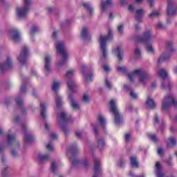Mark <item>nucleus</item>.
I'll return each mask as SVG.
<instances>
[{"label": "nucleus", "mask_w": 177, "mask_h": 177, "mask_svg": "<svg viewBox=\"0 0 177 177\" xmlns=\"http://www.w3.org/2000/svg\"><path fill=\"white\" fill-rule=\"evenodd\" d=\"M113 39V30H109L108 35H100L98 42L100 44V63H103L109 57V51L107 50V41Z\"/></svg>", "instance_id": "obj_1"}, {"label": "nucleus", "mask_w": 177, "mask_h": 177, "mask_svg": "<svg viewBox=\"0 0 177 177\" xmlns=\"http://www.w3.org/2000/svg\"><path fill=\"white\" fill-rule=\"evenodd\" d=\"M77 152L78 147H77V145H72L68 150L67 156L70 158L73 167H80V165H83L84 168H88V167H89L88 160H82L77 158L75 153Z\"/></svg>", "instance_id": "obj_2"}, {"label": "nucleus", "mask_w": 177, "mask_h": 177, "mask_svg": "<svg viewBox=\"0 0 177 177\" xmlns=\"http://www.w3.org/2000/svg\"><path fill=\"white\" fill-rule=\"evenodd\" d=\"M57 54L62 56V59L56 63L57 68L64 66L67 64V60L68 59V53L66 50V46L64 42L59 41L55 43Z\"/></svg>", "instance_id": "obj_3"}, {"label": "nucleus", "mask_w": 177, "mask_h": 177, "mask_svg": "<svg viewBox=\"0 0 177 177\" xmlns=\"http://www.w3.org/2000/svg\"><path fill=\"white\" fill-rule=\"evenodd\" d=\"M135 75H138L139 77L140 82L143 84V85L150 80V74L143 69H136L133 73L129 74V80L131 82H133Z\"/></svg>", "instance_id": "obj_4"}, {"label": "nucleus", "mask_w": 177, "mask_h": 177, "mask_svg": "<svg viewBox=\"0 0 177 177\" xmlns=\"http://www.w3.org/2000/svg\"><path fill=\"white\" fill-rule=\"evenodd\" d=\"M172 105L177 109V100L175 99V95L170 93L166 95L162 100V110H168Z\"/></svg>", "instance_id": "obj_5"}, {"label": "nucleus", "mask_w": 177, "mask_h": 177, "mask_svg": "<svg viewBox=\"0 0 177 177\" xmlns=\"http://www.w3.org/2000/svg\"><path fill=\"white\" fill-rule=\"evenodd\" d=\"M110 111L112 113L115 118V124L116 125H120L122 122V119L121 118V114L118 111V108L117 107V100L112 99L110 102Z\"/></svg>", "instance_id": "obj_6"}, {"label": "nucleus", "mask_w": 177, "mask_h": 177, "mask_svg": "<svg viewBox=\"0 0 177 177\" xmlns=\"http://www.w3.org/2000/svg\"><path fill=\"white\" fill-rule=\"evenodd\" d=\"M31 6V0H24V6L17 8V16L19 19H26L28 12H30V8Z\"/></svg>", "instance_id": "obj_7"}, {"label": "nucleus", "mask_w": 177, "mask_h": 177, "mask_svg": "<svg viewBox=\"0 0 177 177\" xmlns=\"http://www.w3.org/2000/svg\"><path fill=\"white\" fill-rule=\"evenodd\" d=\"M74 74H75V71L74 70H69L66 72V78L68 79V89L72 93L77 92L76 86H75V81L73 80L72 77H74Z\"/></svg>", "instance_id": "obj_8"}, {"label": "nucleus", "mask_w": 177, "mask_h": 177, "mask_svg": "<svg viewBox=\"0 0 177 177\" xmlns=\"http://www.w3.org/2000/svg\"><path fill=\"white\" fill-rule=\"evenodd\" d=\"M50 64H52V57L50 56V55L47 54L44 55V71L46 76L52 73V68L50 67Z\"/></svg>", "instance_id": "obj_9"}, {"label": "nucleus", "mask_w": 177, "mask_h": 177, "mask_svg": "<svg viewBox=\"0 0 177 177\" xmlns=\"http://www.w3.org/2000/svg\"><path fill=\"white\" fill-rule=\"evenodd\" d=\"M28 55V47L24 46L21 48V53L17 57L18 62L21 64H27V56Z\"/></svg>", "instance_id": "obj_10"}, {"label": "nucleus", "mask_w": 177, "mask_h": 177, "mask_svg": "<svg viewBox=\"0 0 177 177\" xmlns=\"http://www.w3.org/2000/svg\"><path fill=\"white\" fill-rule=\"evenodd\" d=\"M155 37L151 33V30H147L143 33L142 37L138 39V41L140 42H143L144 44H149L150 42H153V39H154Z\"/></svg>", "instance_id": "obj_11"}, {"label": "nucleus", "mask_w": 177, "mask_h": 177, "mask_svg": "<svg viewBox=\"0 0 177 177\" xmlns=\"http://www.w3.org/2000/svg\"><path fill=\"white\" fill-rule=\"evenodd\" d=\"M94 174L93 177H99L102 175V166L100 165V161L97 158L94 159Z\"/></svg>", "instance_id": "obj_12"}, {"label": "nucleus", "mask_w": 177, "mask_h": 177, "mask_svg": "<svg viewBox=\"0 0 177 177\" xmlns=\"http://www.w3.org/2000/svg\"><path fill=\"white\" fill-rule=\"evenodd\" d=\"M12 67H13V61L10 57H8L4 63L0 64V69L3 73L6 71L8 68H12Z\"/></svg>", "instance_id": "obj_13"}, {"label": "nucleus", "mask_w": 177, "mask_h": 177, "mask_svg": "<svg viewBox=\"0 0 177 177\" xmlns=\"http://www.w3.org/2000/svg\"><path fill=\"white\" fill-rule=\"evenodd\" d=\"M22 129L24 131V140L25 143H31L32 142L34 137L32 136V134L28 131H27V126L22 124Z\"/></svg>", "instance_id": "obj_14"}, {"label": "nucleus", "mask_w": 177, "mask_h": 177, "mask_svg": "<svg viewBox=\"0 0 177 177\" xmlns=\"http://www.w3.org/2000/svg\"><path fill=\"white\" fill-rule=\"evenodd\" d=\"M74 93L71 91V93L68 95V100L71 103V106L72 109L74 110H80V102L74 99V95H73Z\"/></svg>", "instance_id": "obj_15"}, {"label": "nucleus", "mask_w": 177, "mask_h": 177, "mask_svg": "<svg viewBox=\"0 0 177 177\" xmlns=\"http://www.w3.org/2000/svg\"><path fill=\"white\" fill-rule=\"evenodd\" d=\"M10 38L14 41V42H19L20 41V33L16 29H11L9 32Z\"/></svg>", "instance_id": "obj_16"}, {"label": "nucleus", "mask_w": 177, "mask_h": 177, "mask_svg": "<svg viewBox=\"0 0 177 177\" xmlns=\"http://www.w3.org/2000/svg\"><path fill=\"white\" fill-rule=\"evenodd\" d=\"M81 72L84 76V78L86 80V81L92 80V78L93 77V73H91L90 75H88V68L86 67V65L82 66Z\"/></svg>", "instance_id": "obj_17"}, {"label": "nucleus", "mask_w": 177, "mask_h": 177, "mask_svg": "<svg viewBox=\"0 0 177 177\" xmlns=\"http://www.w3.org/2000/svg\"><path fill=\"white\" fill-rule=\"evenodd\" d=\"M167 12L168 16H174V15H176V9L174 8L172 0H168Z\"/></svg>", "instance_id": "obj_18"}, {"label": "nucleus", "mask_w": 177, "mask_h": 177, "mask_svg": "<svg viewBox=\"0 0 177 177\" xmlns=\"http://www.w3.org/2000/svg\"><path fill=\"white\" fill-rule=\"evenodd\" d=\"M155 174L157 177H165V172L162 171V167L160 162H157L155 168Z\"/></svg>", "instance_id": "obj_19"}, {"label": "nucleus", "mask_w": 177, "mask_h": 177, "mask_svg": "<svg viewBox=\"0 0 177 177\" xmlns=\"http://www.w3.org/2000/svg\"><path fill=\"white\" fill-rule=\"evenodd\" d=\"M111 6H113V1L111 0L102 1L101 3V12H106Z\"/></svg>", "instance_id": "obj_20"}, {"label": "nucleus", "mask_w": 177, "mask_h": 177, "mask_svg": "<svg viewBox=\"0 0 177 177\" xmlns=\"http://www.w3.org/2000/svg\"><path fill=\"white\" fill-rule=\"evenodd\" d=\"M136 21H138V23H142V17L145 16V13H146V12L145 11V10H143V8H140L136 10Z\"/></svg>", "instance_id": "obj_21"}, {"label": "nucleus", "mask_w": 177, "mask_h": 177, "mask_svg": "<svg viewBox=\"0 0 177 177\" xmlns=\"http://www.w3.org/2000/svg\"><path fill=\"white\" fill-rule=\"evenodd\" d=\"M59 122H68V118H67V113L63 110L60 111V113L57 115Z\"/></svg>", "instance_id": "obj_22"}, {"label": "nucleus", "mask_w": 177, "mask_h": 177, "mask_svg": "<svg viewBox=\"0 0 177 177\" xmlns=\"http://www.w3.org/2000/svg\"><path fill=\"white\" fill-rule=\"evenodd\" d=\"M15 101L18 107H20L23 114L26 115L27 114V111H26V109L24 107V102H23V100H21V98L17 97L15 99Z\"/></svg>", "instance_id": "obj_23"}, {"label": "nucleus", "mask_w": 177, "mask_h": 177, "mask_svg": "<svg viewBox=\"0 0 177 177\" xmlns=\"http://www.w3.org/2000/svg\"><path fill=\"white\" fill-rule=\"evenodd\" d=\"M55 100L57 106V109H62L63 106V100H62V97L59 95V94H55Z\"/></svg>", "instance_id": "obj_24"}, {"label": "nucleus", "mask_w": 177, "mask_h": 177, "mask_svg": "<svg viewBox=\"0 0 177 177\" xmlns=\"http://www.w3.org/2000/svg\"><path fill=\"white\" fill-rule=\"evenodd\" d=\"M113 53L117 56L118 58L119 62H121L122 60V49L121 47H117L113 50Z\"/></svg>", "instance_id": "obj_25"}, {"label": "nucleus", "mask_w": 177, "mask_h": 177, "mask_svg": "<svg viewBox=\"0 0 177 177\" xmlns=\"http://www.w3.org/2000/svg\"><path fill=\"white\" fill-rule=\"evenodd\" d=\"M49 154H44L39 153L37 155V160H39L41 162H44L45 161H49Z\"/></svg>", "instance_id": "obj_26"}, {"label": "nucleus", "mask_w": 177, "mask_h": 177, "mask_svg": "<svg viewBox=\"0 0 177 177\" xmlns=\"http://www.w3.org/2000/svg\"><path fill=\"white\" fill-rule=\"evenodd\" d=\"M41 107V116L43 120H46V104L41 102L40 104Z\"/></svg>", "instance_id": "obj_27"}, {"label": "nucleus", "mask_w": 177, "mask_h": 177, "mask_svg": "<svg viewBox=\"0 0 177 177\" xmlns=\"http://www.w3.org/2000/svg\"><path fill=\"white\" fill-rule=\"evenodd\" d=\"M14 142H16V136L10 134V131H8L7 134V143L8 145H12Z\"/></svg>", "instance_id": "obj_28"}, {"label": "nucleus", "mask_w": 177, "mask_h": 177, "mask_svg": "<svg viewBox=\"0 0 177 177\" xmlns=\"http://www.w3.org/2000/svg\"><path fill=\"white\" fill-rule=\"evenodd\" d=\"M166 144L167 147H174L176 145V139L171 137L166 140Z\"/></svg>", "instance_id": "obj_29"}, {"label": "nucleus", "mask_w": 177, "mask_h": 177, "mask_svg": "<svg viewBox=\"0 0 177 177\" xmlns=\"http://www.w3.org/2000/svg\"><path fill=\"white\" fill-rule=\"evenodd\" d=\"M145 48L148 53H151V55H154L155 50L154 48L153 47V45H151V42L145 43Z\"/></svg>", "instance_id": "obj_30"}, {"label": "nucleus", "mask_w": 177, "mask_h": 177, "mask_svg": "<svg viewBox=\"0 0 177 177\" xmlns=\"http://www.w3.org/2000/svg\"><path fill=\"white\" fill-rule=\"evenodd\" d=\"M97 121L100 122V124L101 125L102 128L104 129V127H106V120L104 119V117L102 114H99L97 116Z\"/></svg>", "instance_id": "obj_31"}, {"label": "nucleus", "mask_w": 177, "mask_h": 177, "mask_svg": "<svg viewBox=\"0 0 177 177\" xmlns=\"http://www.w3.org/2000/svg\"><path fill=\"white\" fill-rule=\"evenodd\" d=\"M131 161V165L133 168H139V162H138V159L136 158V156H131L130 158Z\"/></svg>", "instance_id": "obj_32"}, {"label": "nucleus", "mask_w": 177, "mask_h": 177, "mask_svg": "<svg viewBox=\"0 0 177 177\" xmlns=\"http://www.w3.org/2000/svg\"><path fill=\"white\" fill-rule=\"evenodd\" d=\"M158 74L160 78L165 80L168 77V73L165 71V69L160 68L158 71Z\"/></svg>", "instance_id": "obj_33"}, {"label": "nucleus", "mask_w": 177, "mask_h": 177, "mask_svg": "<svg viewBox=\"0 0 177 177\" xmlns=\"http://www.w3.org/2000/svg\"><path fill=\"white\" fill-rule=\"evenodd\" d=\"M60 88V82L59 81H54L52 85V90L55 92V93L59 91Z\"/></svg>", "instance_id": "obj_34"}, {"label": "nucleus", "mask_w": 177, "mask_h": 177, "mask_svg": "<svg viewBox=\"0 0 177 177\" xmlns=\"http://www.w3.org/2000/svg\"><path fill=\"white\" fill-rule=\"evenodd\" d=\"M171 57V55L169 54H162L158 59V63H161L162 62H165L168 60Z\"/></svg>", "instance_id": "obj_35"}, {"label": "nucleus", "mask_w": 177, "mask_h": 177, "mask_svg": "<svg viewBox=\"0 0 177 177\" xmlns=\"http://www.w3.org/2000/svg\"><path fill=\"white\" fill-rule=\"evenodd\" d=\"M105 143L103 138H100L97 140V146L100 150H102L104 147Z\"/></svg>", "instance_id": "obj_36"}, {"label": "nucleus", "mask_w": 177, "mask_h": 177, "mask_svg": "<svg viewBox=\"0 0 177 177\" xmlns=\"http://www.w3.org/2000/svg\"><path fill=\"white\" fill-rule=\"evenodd\" d=\"M82 5L85 9L88 10L91 16H92V15H93V8L91 6V4H89V3H84Z\"/></svg>", "instance_id": "obj_37"}, {"label": "nucleus", "mask_w": 177, "mask_h": 177, "mask_svg": "<svg viewBox=\"0 0 177 177\" xmlns=\"http://www.w3.org/2000/svg\"><path fill=\"white\" fill-rule=\"evenodd\" d=\"M147 106H149L150 109H154L156 107V103L154 102V100L151 98H148L146 102Z\"/></svg>", "instance_id": "obj_38"}, {"label": "nucleus", "mask_w": 177, "mask_h": 177, "mask_svg": "<svg viewBox=\"0 0 177 177\" xmlns=\"http://www.w3.org/2000/svg\"><path fill=\"white\" fill-rule=\"evenodd\" d=\"M81 37L83 38V39H86L88 37V28H82Z\"/></svg>", "instance_id": "obj_39"}, {"label": "nucleus", "mask_w": 177, "mask_h": 177, "mask_svg": "<svg viewBox=\"0 0 177 177\" xmlns=\"http://www.w3.org/2000/svg\"><path fill=\"white\" fill-rule=\"evenodd\" d=\"M46 147L47 150L49 151H55V146L53 145V142H49L46 145Z\"/></svg>", "instance_id": "obj_40"}, {"label": "nucleus", "mask_w": 177, "mask_h": 177, "mask_svg": "<svg viewBox=\"0 0 177 177\" xmlns=\"http://www.w3.org/2000/svg\"><path fill=\"white\" fill-rule=\"evenodd\" d=\"M84 103H89L91 102V96L88 94H84L82 97Z\"/></svg>", "instance_id": "obj_41"}, {"label": "nucleus", "mask_w": 177, "mask_h": 177, "mask_svg": "<svg viewBox=\"0 0 177 177\" xmlns=\"http://www.w3.org/2000/svg\"><path fill=\"white\" fill-rule=\"evenodd\" d=\"M8 166L4 167L1 170V177H8Z\"/></svg>", "instance_id": "obj_42"}, {"label": "nucleus", "mask_w": 177, "mask_h": 177, "mask_svg": "<svg viewBox=\"0 0 177 177\" xmlns=\"http://www.w3.org/2000/svg\"><path fill=\"white\" fill-rule=\"evenodd\" d=\"M36 32H38V26L33 25L30 29V35H33Z\"/></svg>", "instance_id": "obj_43"}, {"label": "nucleus", "mask_w": 177, "mask_h": 177, "mask_svg": "<svg viewBox=\"0 0 177 177\" xmlns=\"http://www.w3.org/2000/svg\"><path fill=\"white\" fill-rule=\"evenodd\" d=\"M148 138H149L150 140H152V142H158V138L154 134H149Z\"/></svg>", "instance_id": "obj_44"}, {"label": "nucleus", "mask_w": 177, "mask_h": 177, "mask_svg": "<svg viewBox=\"0 0 177 177\" xmlns=\"http://www.w3.org/2000/svg\"><path fill=\"white\" fill-rule=\"evenodd\" d=\"M61 129L63 131L66 136H67V135H70V130H68V128L66 126L61 125Z\"/></svg>", "instance_id": "obj_45"}, {"label": "nucleus", "mask_w": 177, "mask_h": 177, "mask_svg": "<svg viewBox=\"0 0 177 177\" xmlns=\"http://www.w3.org/2000/svg\"><path fill=\"white\" fill-rule=\"evenodd\" d=\"M118 32L120 35H122L124 32V24H120L118 26Z\"/></svg>", "instance_id": "obj_46"}, {"label": "nucleus", "mask_w": 177, "mask_h": 177, "mask_svg": "<svg viewBox=\"0 0 177 177\" xmlns=\"http://www.w3.org/2000/svg\"><path fill=\"white\" fill-rule=\"evenodd\" d=\"M51 170L54 174H56V171H57V166L55 162H52Z\"/></svg>", "instance_id": "obj_47"}, {"label": "nucleus", "mask_w": 177, "mask_h": 177, "mask_svg": "<svg viewBox=\"0 0 177 177\" xmlns=\"http://www.w3.org/2000/svg\"><path fill=\"white\" fill-rule=\"evenodd\" d=\"M158 16H160V13L158 12H153L151 14H149L150 19H153L154 17H158Z\"/></svg>", "instance_id": "obj_48"}, {"label": "nucleus", "mask_w": 177, "mask_h": 177, "mask_svg": "<svg viewBox=\"0 0 177 177\" xmlns=\"http://www.w3.org/2000/svg\"><path fill=\"white\" fill-rule=\"evenodd\" d=\"M153 120H154L155 125H157V124H158L160 122L158 115L155 114L154 118H153Z\"/></svg>", "instance_id": "obj_49"}, {"label": "nucleus", "mask_w": 177, "mask_h": 177, "mask_svg": "<svg viewBox=\"0 0 177 177\" xmlns=\"http://www.w3.org/2000/svg\"><path fill=\"white\" fill-rule=\"evenodd\" d=\"M102 68H104V71H106V73H109V71L111 70V68H110V66H109V65L107 64L103 65Z\"/></svg>", "instance_id": "obj_50"}, {"label": "nucleus", "mask_w": 177, "mask_h": 177, "mask_svg": "<svg viewBox=\"0 0 177 177\" xmlns=\"http://www.w3.org/2000/svg\"><path fill=\"white\" fill-rule=\"evenodd\" d=\"M134 52L136 57H140L141 53L139 48H136Z\"/></svg>", "instance_id": "obj_51"}, {"label": "nucleus", "mask_w": 177, "mask_h": 177, "mask_svg": "<svg viewBox=\"0 0 177 177\" xmlns=\"http://www.w3.org/2000/svg\"><path fill=\"white\" fill-rule=\"evenodd\" d=\"M118 165L119 167H124V165H125V160L120 159L118 162Z\"/></svg>", "instance_id": "obj_52"}, {"label": "nucleus", "mask_w": 177, "mask_h": 177, "mask_svg": "<svg viewBox=\"0 0 177 177\" xmlns=\"http://www.w3.org/2000/svg\"><path fill=\"white\" fill-rule=\"evenodd\" d=\"M130 96L132 99H138V95L133 91L130 92Z\"/></svg>", "instance_id": "obj_53"}, {"label": "nucleus", "mask_w": 177, "mask_h": 177, "mask_svg": "<svg viewBox=\"0 0 177 177\" xmlns=\"http://www.w3.org/2000/svg\"><path fill=\"white\" fill-rule=\"evenodd\" d=\"M105 84L109 89H111V83L108 79H105Z\"/></svg>", "instance_id": "obj_54"}, {"label": "nucleus", "mask_w": 177, "mask_h": 177, "mask_svg": "<svg viewBox=\"0 0 177 177\" xmlns=\"http://www.w3.org/2000/svg\"><path fill=\"white\" fill-rule=\"evenodd\" d=\"M94 132L95 133V136H99V126H94Z\"/></svg>", "instance_id": "obj_55"}, {"label": "nucleus", "mask_w": 177, "mask_h": 177, "mask_svg": "<svg viewBox=\"0 0 177 177\" xmlns=\"http://www.w3.org/2000/svg\"><path fill=\"white\" fill-rule=\"evenodd\" d=\"M124 139H125L126 142H129V140H131V134H129V133L125 134Z\"/></svg>", "instance_id": "obj_56"}, {"label": "nucleus", "mask_w": 177, "mask_h": 177, "mask_svg": "<svg viewBox=\"0 0 177 177\" xmlns=\"http://www.w3.org/2000/svg\"><path fill=\"white\" fill-rule=\"evenodd\" d=\"M167 48L169 50H172V42L169 41L167 43Z\"/></svg>", "instance_id": "obj_57"}, {"label": "nucleus", "mask_w": 177, "mask_h": 177, "mask_svg": "<svg viewBox=\"0 0 177 177\" xmlns=\"http://www.w3.org/2000/svg\"><path fill=\"white\" fill-rule=\"evenodd\" d=\"M158 154H159V156H162L164 154V149H162V148H158Z\"/></svg>", "instance_id": "obj_58"}, {"label": "nucleus", "mask_w": 177, "mask_h": 177, "mask_svg": "<svg viewBox=\"0 0 177 177\" xmlns=\"http://www.w3.org/2000/svg\"><path fill=\"white\" fill-rule=\"evenodd\" d=\"M20 92L21 93H24V92H26V85L21 86Z\"/></svg>", "instance_id": "obj_59"}, {"label": "nucleus", "mask_w": 177, "mask_h": 177, "mask_svg": "<svg viewBox=\"0 0 177 177\" xmlns=\"http://www.w3.org/2000/svg\"><path fill=\"white\" fill-rule=\"evenodd\" d=\"M118 71H122V73H125V68L124 67H118L117 68Z\"/></svg>", "instance_id": "obj_60"}, {"label": "nucleus", "mask_w": 177, "mask_h": 177, "mask_svg": "<svg viewBox=\"0 0 177 177\" xmlns=\"http://www.w3.org/2000/svg\"><path fill=\"white\" fill-rule=\"evenodd\" d=\"M157 28L159 29V30H163L164 29V26H162V23H158L157 24Z\"/></svg>", "instance_id": "obj_61"}, {"label": "nucleus", "mask_w": 177, "mask_h": 177, "mask_svg": "<svg viewBox=\"0 0 177 177\" xmlns=\"http://www.w3.org/2000/svg\"><path fill=\"white\" fill-rule=\"evenodd\" d=\"M75 135L77 138H81V136H82V133H81V131H76Z\"/></svg>", "instance_id": "obj_62"}, {"label": "nucleus", "mask_w": 177, "mask_h": 177, "mask_svg": "<svg viewBox=\"0 0 177 177\" xmlns=\"http://www.w3.org/2000/svg\"><path fill=\"white\" fill-rule=\"evenodd\" d=\"M51 138L53 139L54 140H56V139H57V135H56V133H52Z\"/></svg>", "instance_id": "obj_63"}, {"label": "nucleus", "mask_w": 177, "mask_h": 177, "mask_svg": "<svg viewBox=\"0 0 177 177\" xmlns=\"http://www.w3.org/2000/svg\"><path fill=\"white\" fill-rule=\"evenodd\" d=\"M173 71L174 74L177 75V65L173 68Z\"/></svg>", "instance_id": "obj_64"}]
</instances>
